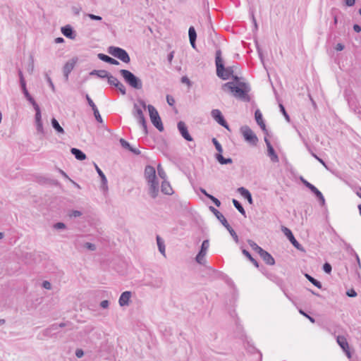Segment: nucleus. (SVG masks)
<instances>
[{"instance_id":"nucleus-1","label":"nucleus","mask_w":361,"mask_h":361,"mask_svg":"<svg viewBox=\"0 0 361 361\" xmlns=\"http://www.w3.org/2000/svg\"><path fill=\"white\" fill-rule=\"evenodd\" d=\"M223 89L228 88L233 94L235 97L240 98V99L250 102V98L247 94L250 92V87L245 82H239L238 86H234L233 82H228L223 85Z\"/></svg>"},{"instance_id":"nucleus-2","label":"nucleus","mask_w":361,"mask_h":361,"mask_svg":"<svg viewBox=\"0 0 361 361\" xmlns=\"http://www.w3.org/2000/svg\"><path fill=\"white\" fill-rule=\"evenodd\" d=\"M215 63L216 67V75L222 80H227L234 73L233 66H228L225 68L224 61L221 57V51L218 49L216 51Z\"/></svg>"},{"instance_id":"nucleus-3","label":"nucleus","mask_w":361,"mask_h":361,"mask_svg":"<svg viewBox=\"0 0 361 361\" xmlns=\"http://www.w3.org/2000/svg\"><path fill=\"white\" fill-rule=\"evenodd\" d=\"M124 81L132 88L135 90H141L142 88V82L140 78L128 70L121 69L119 71Z\"/></svg>"},{"instance_id":"nucleus-4","label":"nucleus","mask_w":361,"mask_h":361,"mask_svg":"<svg viewBox=\"0 0 361 361\" xmlns=\"http://www.w3.org/2000/svg\"><path fill=\"white\" fill-rule=\"evenodd\" d=\"M107 51L109 54L118 59L123 63H128L130 61V58L128 52L121 47L111 46L108 47Z\"/></svg>"},{"instance_id":"nucleus-5","label":"nucleus","mask_w":361,"mask_h":361,"mask_svg":"<svg viewBox=\"0 0 361 361\" xmlns=\"http://www.w3.org/2000/svg\"><path fill=\"white\" fill-rule=\"evenodd\" d=\"M147 109L152 124L159 131L162 132L164 130V126L157 110L151 104L147 105Z\"/></svg>"},{"instance_id":"nucleus-6","label":"nucleus","mask_w":361,"mask_h":361,"mask_svg":"<svg viewBox=\"0 0 361 361\" xmlns=\"http://www.w3.org/2000/svg\"><path fill=\"white\" fill-rule=\"evenodd\" d=\"M244 140L252 146H256L259 140L255 133L247 126H243L240 128Z\"/></svg>"},{"instance_id":"nucleus-7","label":"nucleus","mask_w":361,"mask_h":361,"mask_svg":"<svg viewBox=\"0 0 361 361\" xmlns=\"http://www.w3.org/2000/svg\"><path fill=\"white\" fill-rule=\"evenodd\" d=\"M133 115L134 118L137 119V122L142 126L145 135H147L148 133L147 122L142 110L137 104H134L133 105Z\"/></svg>"},{"instance_id":"nucleus-8","label":"nucleus","mask_w":361,"mask_h":361,"mask_svg":"<svg viewBox=\"0 0 361 361\" xmlns=\"http://www.w3.org/2000/svg\"><path fill=\"white\" fill-rule=\"evenodd\" d=\"M209 247V240H203V242L201 245V247H200V250L195 257V260L198 264H202V265L205 264L206 260L204 259V257L207 254V251Z\"/></svg>"},{"instance_id":"nucleus-9","label":"nucleus","mask_w":361,"mask_h":361,"mask_svg":"<svg viewBox=\"0 0 361 361\" xmlns=\"http://www.w3.org/2000/svg\"><path fill=\"white\" fill-rule=\"evenodd\" d=\"M281 231L295 248H297L299 250H304L303 247L298 242V240L294 237L292 231L288 228L286 226H282Z\"/></svg>"},{"instance_id":"nucleus-10","label":"nucleus","mask_w":361,"mask_h":361,"mask_svg":"<svg viewBox=\"0 0 361 361\" xmlns=\"http://www.w3.org/2000/svg\"><path fill=\"white\" fill-rule=\"evenodd\" d=\"M211 116L220 126L230 130L228 124L227 123L220 110L213 109L211 111Z\"/></svg>"},{"instance_id":"nucleus-11","label":"nucleus","mask_w":361,"mask_h":361,"mask_svg":"<svg viewBox=\"0 0 361 361\" xmlns=\"http://www.w3.org/2000/svg\"><path fill=\"white\" fill-rule=\"evenodd\" d=\"M264 142H265L267 147V156L270 158L271 161L273 163H278L279 161V157H278L277 154L276 153L270 141L267 137V136L264 137Z\"/></svg>"},{"instance_id":"nucleus-12","label":"nucleus","mask_w":361,"mask_h":361,"mask_svg":"<svg viewBox=\"0 0 361 361\" xmlns=\"http://www.w3.org/2000/svg\"><path fill=\"white\" fill-rule=\"evenodd\" d=\"M76 62H77V59L73 58L71 60L68 61L63 66V73L65 81L67 82L68 80L69 74L73 70Z\"/></svg>"},{"instance_id":"nucleus-13","label":"nucleus","mask_w":361,"mask_h":361,"mask_svg":"<svg viewBox=\"0 0 361 361\" xmlns=\"http://www.w3.org/2000/svg\"><path fill=\"white\" fill-rule=\"evenodd\" d=\"M178 129L181 135V136L187 141H192V137L190 135L188 128L185 125V123L183 121H179L178 123Z\"/></svg>"},{"instance_id":"nucleus-14","label":"nucleus","mask_w":361,"mask_h":361,"mask_svg":"<svg viewBox=\"0 0 361 361\" xmlns=\"http://www.w3.org/2000/svg\"><path fill=\"white\" fill-rule=\"evenodd\" d=\"M255 118L257 123L259 126L262 131L264 133V134L268 135V130L266 128V125L264 123V121L263 120L262 114L259 109H257L255 112Z\"/></svg>"},{"instance_id":"nucleus-15","label":"nucleus","mask_w":361,"mask_h":361,"mask_svg":"<svg viewBox=\"0 0 361 361\" xmlns=\"http://www.w3.org/2000/svg\"><path fill=\"white\" fill-rule=\"evenodd\" d=\"M149 184V194L152 198H156L159 193V181L157 180L147 182Z\"/></svg>"},{"instance_id":"nucleus-16","label":"nucleus","mask_w":361,"mask_h":361,"mask_svg":"<svg viewBox=\"0 0 361 361\" xmlns=\"http://www.w3.org/2000/svg\"><path fill=\"white\" fill-rule=\"evenodd\" d=\"M145 176L147 182L157 180L155 169L150 165L146 166L145 169Z\"/></svg>"},{"instance_id":"nucleus-17","label":"nucleus","mask_w":361,"mask_h":361,"mask_svg":"<svg viewBox=\"0 0 361 361\" xmlns=\"http://www.w3.org/2000/svg\"><path fill=\"white\" fill-rule=\"evenodd\" d=\"M62 34L71 39H74L76 37L75 31L73 29L70 25H66L61 29Z\"/></svg>"},{"instance_id":"nucleus-18","label":"nucleus","mask_w":361,"mask_h":361,"mask_svg":"<svg viewBox=\"0 0 361 361\" xmlns=\"http://www.w3.org/2000/svg\"><path fill=\"white\" fill-rule=\"evenodd\" d=\"M131 297L130 291H125L121 293L118 302L120 306L123 307L129 305L130 298Z\"/></svg>"},{"instance_id":"nucleus-19","label":"nucleus","mask_w":361,"mask_h":361,"mask_svg":"<svg viewBox=\"0 0 361 361\" xmlns=\"http://www.w3.org/2000/svg\"><path fill=\"white\" fill-rule=\"evenodd\" d=\"M59 330H57L56 323L51 324L48 328L43 331V335L47 337H53L57 334Z\"/></svg>"},{"instance_id":"nucleus-20","label":"nucleus","mask_w":361,"mask_h":361,"mask_svg":"<svg viewBox=\"0 0 361 361\" xmlns=\"http://www.w3.org/2000/svg\"><path fill=\"white\" fill-rule=\"evenodd\" d=\"M188 35H189V40H190L191 47L193 49H196L197 32L193 26H190L189 27Z\"/></svg>"},{"instance_id":"nucleus-21","label":"nucleus","mask_w":361,"mask_h":361,"mask_svg":"<svg viewBox=\"0 0 361 361\" xmlns=\"http://www.w3.org/2000/svg\"><path fill=\"white\" fill-rule=\"evenodd\" d=\"M259 256L267 264L274 265L275 264V259L274 257L266 250H264L262 253H260Z\"/></svg>"},{"instance_id":"nucleus-22","label":"nucleus","mask_w":361,"mask_h":361,"mask_svg":"<svg viewBox=\"0 0 361 361\" xmlns=\"http://www.w3.org/2000/svg\"><path fill=\"white\" fill-rule=\"evenodd\" d=\"M209 209L215 215V216L217 218V219L219 220V221L222 224V225L224 226L228 224V221L226 219V218L224 217V216L220 212H219L216 209H215L212 206H210Z\"/></svg>"},{"instance_id":"nucleus-23","label":"nucleus","mask_w":361,"mask_h":361,"mask_svg":"<svg viewBox=\"0 0 361 361\" xmlns=\"http://www.w3.org/2000/svg\"><path fill=\"white\" fill-rule=\"evenodd\" d=\"M97 56L100 60H102L106 63H108L109 64H111V65H118L119 64V62L117 60H116L114 58H111L104 54L100 53L97 55Z\"/></svg>"},{"instance_id":"nucleus-24","label":"nucleus","mask_w":361,"mask_h":361,"mask_svg":"<svg viewBox=\"0 0 361 361\" xmlns=\"http://www.w3.org/2000/svg\"><path fill=\"white\" fill-rule=\"evenodd\" d=\"M71 154L79 161H83L86 159V154L80 149L73 147L71 149Z\"/></svg>"},{"instance_id":"nucleus-25","label":"nucleus","mask_w":361,"mask_h":361,"mask_svg":"<svg viewBox=\"0 0 361 361\" xmlns=\"http://www.w3.org/2000/svg\"><path fill=\"white\" fill-rule=\"evenodd\" d=\"M161 190L165 195H171L173 193V189L166 180L162 181Z\"/></svg>"},{"instance_id":"nucleus-26","label":"nucleus","mask_w":361,"mask_h":361,"mask_svg":"<svg viewBox=\"0 0 361 361\" xmlns=\"http://www.w3.org/2000/svg\"><path fill=\"white\" fill-rule=\"evenodd\" d=\"M336 341L343 350H345V349L349 348L348 343L344 336H338L336 337Z\"/></svg>"},{"instance_id":"nucleus-27","label":"nucleus","mask_w":361,"mask_h":361,"mask_svg":"<svg viewBox=\"0 0 361 361\" xmlns=\"http://www.w3.org/2000/svg\"><path fill=\"white\" fill-rule=\"evenodd\" d=\"M215 158L221 165L230 164L233 163V159L231 158H224L222 154H216Z\"/></svg>"},{"instance_id":"nucleus-28","label":"nucleus","mask_w":361,"mask_h":361,"mask_svg":"<svg viewBox=\"0 0 361 361\" xmlns=\"http://www.w3.org/2000/svg\"><path fill=\"white\" fill-rule=\"evenodd\" d=\"M90 75H97L100 78H107L109 73L105 70H93L90 73Z\"/></svg>"},{"instance_id":"nucleus-29","label":"nucleus","mask_w":361,"mask_h":361,"mask_svg":"<svg viewBox=\"0 0 361 361\" xmlns=\"http://www.w3.org/2000/svg\"><path fill=\"white\" fill-rule=\"evenodd\" d=\"M302 140H303V142H304V143H305V147H306L307 149V150H308V152L311 154V155H312L313 157H314L317 160H318V161H319V162H320V163H321L324 166H325V167L326 168L327 166H326V164L325 161H324L322 159L319 158V157L316 154H314V153L312 152V149H311L310 146V145H308V143L305 140V139H304V138H302Z\"/></svg>"},{"instance_id":"nucleus-30","label":"nucleus","mask_w":361,"mask_h":361,"mask_svg":"<svg viewBox=\"0 0 361 361\" xmlns=\"http://www.w3.org/2000/svg\"><path fill=\"white\" fill-rule=\"evenodd\" d=\"M52 128L58 133L61 134L64 133L63 128L60 126L59 123L55 118H52L51 120Z\"/></svg>"},{"instance_id":"nucleus-31","label":"nucleus","mask_w":361,"mask_h":361,"mask_svg":"<svg viewBox=\"0 0 361 361\" xmlns=\"http://www.w3.org/2000/svg\"><path fill=\"white\" fill-rule=\"evenodd\" d=\"M96 171L101 178L102 187L107 188V179L102 171L95 164Z\"/></svg>"},{"instance_id":"nucleus-32","label":"nucleus","mask_w":361,"mask_h":361,"mask_svg":"<svg viewBox=\"0 0 361 361\" xmlns=\"http://www.w3.org/2000/svg\"><path fill=\"white\" fill-rule=\"evenodd\" d=\"M305 276L310 283H312L317 288L319 289L322 288V283L319 281L314 279V277H312V276H310V274H305Z\"/></svg>"},{"instance_id":"nucleus-33","label":"nucleus","mask_w":361,"mask_h":361,"mask_svg":"<svg viewBox=\"0 0 361 361\" xmlns=\"http://www.w3.org/2000/svg\"><path fill=\"white\" fill-rule=\"evenodd\" d=\"M232 202H233V206L235 207V209L242 215H243L244 216H246L245 210L244 209V208H243V205L241 204V203L239 201H238L237 200H235V199H233Z\"/></svg>"},{"instance_id":"nucleus-34","label":"nucleus","mask_w":361,"mask_h":361,"mask_svg":"<svg viewBox=\"0 0 361 361\" xmlns=\"http://www.w3.org/2000/svg\"><path fill=\"white\" fill-rule=\"evenodd\" d=\"M157 243L159 252L164 255H165V245H164V240L161 239V238L159 235L157 236Z\"/></svg>"},{"instance_id":"nucleus-35","label":"nucleus","mask_w":361,"mask_h":361,"mask_svg":"<svg viewBox=\"0 0 361 361\" xmlns=\"http://www.w3.org/2000/svg\"><path fill=\"white\" fill-rule=\"evenodd\" d=\"M242 252L255 265V267L257 268L259 267L258 262L252 257L250 253L247 250L243 249Z\"/></svg>"},{"instance_id":"nucleus-36","label":"nucleus","mask_w":361,"mask_h":361,"mask_svg":"<svg viewBox=\"0 0 361 361\" xmlns=\"http://www.w3.org/2000/svg\"><path fill=\"white\" fill-rule=\"evenodd\" d=\"M248 244L252 247V249L257 252L259 255H260V253H262L264 250L261 247H259L256 243L251 240H248Z\"/></svg>"},{"instance_id":"nucleus-37","label":"nucleus","mask_w":361,"mask_h":361,"mask_svg":"<svg viewBox=\"0 0 361 361\" xmlns=\"http://www.w3.org/2000/svg\"><path fill=\"white\" fill-rule=\"evenodd\" d=\"M224 227L227 229V231L229 232L231 235L233 237V240L238 243V236L236 234L235 231L233 229V228L229 225L228 223L224 226Z\"/></svg>"},{"instance_id":"nucleus-38","label":"nucleus","mask_w":361,"mask_h":361,"mask_svg":"<svg viewBox=\"0 0 361 361\" xmlns=\"http://www.w3.org/2000/svg\"><path fill=\"white\" fill-rule=\"evenodd\" d=\"M157 172L159 176L163 179V180H166V173L164 171V169L162 168L161 164H158L157 166Z\"/></svg>"},{"instance_id":"nucleus-39","label":"nucleus","mask_w":361,"mask_h":361,"mask_svg":"<svg viewBox=\"0 0 361 361\" xmlns=\"http://www.w3.org/2000/svg\"><path fill=\"white\" fill-rule=\"evenodd\" d=\"M108 83L110 85L116 87V85L120 82L116 77L113 76L109 73L107 77Z\"/></svg>"},{"instance_id":"nucleus-40","label":"nucleus","mask_w":361,"mask_h":361,"mask_svg":"<svg viewBox=\"0 0 361 361\" xmlns=\"http://www.w3.org/2000/svg\"><path fill=\"white\" fill-rule=\"evenodd\" d=\"M212 141V143L214 144L216 149L218 152L217 154H222L223 148H222L221 145L219 143V142L215 137H213Z\"/></svg>"},{"instance_id":"nucleus-41","label":"nucleus","mask_w":361,"mask_h":361,"mask_svg":"<svg viewBox=\"0 0 361 361\" xmlns=\"http://www.w3.org/2000/svg\"><path fill=\"white\" fill-rule=\"evenodd\" d=\"M238 192L240 195L244 198L247 197L249 195H250V192L244 187H240L238 188Z\"/></svg>"},{"instance_id":"nucleus-42","label":"nucleus","mask_w":361,"mask_h":361,"mask_svg":"<svg viewBox=\"0 0 361 361\" xmlns=\"http://www.w3.org/2000/svg\"><path fill=\"white\" fill-rule=\"evenodd\" d=\"M206 197L212 200V202L216 206L220 207L221 202L214 196L210 195V194H206Z\"/></svg>"},{"instance_id":"nucleus-43","label":"nucleus","mask_w":361,"mask_h":361,"mask_svg":"<svg viewBox=\"0 0 361 361\" xmlns=\"http://www.w3.org/2000/svg\"><path fill=\"white\" fill-rule=\"evenodd\" d=\"M279 108H280V111L283 114V115L284 116L286 120L288 121V122H290V116L288 114V113L286 112V109L284 107V106L282 104H279Z\"/></svg>"},{"instance_id":"nucleus-44","label":"nucleus","mask_w":361,"mask_h":361,"mask_svg":"<svg viewBox=\"0 0 361 361\" xmlns=\"http://www.w3.org/2000/svg\"><path fill=\"white\" fill-rule=\"evenodd\" d=\"M92 111L96 121L100 123H103V119L99 112L98 109L97 108Z\"/></svg>"},{"instance_id":"nucleus-45","label":"nucleus","mask_w":361,"mask_h":361,"mask_svg":"<svg viewBox=\"0 0 361 361\" xmlns=\"http://www.w3.org/2000/svg\"><path fill=\"white\" fill-rule=\"evenodd\" d=\"M115 87H116L123 95H125L126 94V88L124 86V85L123 83H121V82H119L116 85Z\"/></svg>"},{"instance_id":"nucleus-46","label":"nucleus","mask_w":361,"mask_h":361,"mask_svg":"<svg viewBox=\"0 0 361 361\" xmlns=\"http://www.w3.org/2000/svg\"><path fill=\"white\" fill-rule=\"evenodd\" d=\"M45 79L47 80V82H48L49 84V86L51 87V90L53 92H55V86L51 79V78L49 77V74L47 73H45Z\"/></svg>"},{"instance_id":"nucleus-47","label":"nucleus","mask_w":361,"mask_h":361,"mask_svg":"<svg viewBox=\"0 0 361 361\" xmlns=\"http://www.w3.org/2000/svg\"><path fill=\"white\" fill-rule=\"evenodd\" d=\"M119 142H120L121 145L123 148H125L128 150H129L130 148L131 147V145H130V143L128 141H126V140H124L123 138H121Z\"/></svg>"},{"instance_id":"nucleus-48","label":"nucleus","mask_w":361,"mask_h":361,"mask_svg":"<svg viewBox=\"0 0 361 361\" xmlns=\"http://www.w3.org/2000/svg\"><path fill=\"white\" fill-rule=\"evenodd\" d=\"M85 98L89 106L92 108V110L97 108L94 102L92 101V99L90 97V96L87 94H86Z\"/></svg>"},{"instance_id":"nucleus-49","label":"nucleus","mask_w":361,"mask_h":361,"mask_svg":"<svg viewBox=\"0 0 361 361\" xmlns=\"http://www.w3.org/2000/svg\"><path fill=\"white\" fill-rule=\"evenodd\" d=\"M35 123L42 121V116H41V111L39 106L37 109H35Z\"/></svg>"},{"instance_id":"nucleus-50","label":"nucleus","mask_w":361,"mask_h":361,"mask_svg":"<svg viewBox=\"0 0 361 361\" xmlns=\"http://www.w3.org/2000/svg\"><path fill=\"white\" fill-rule=\"evenodd\" d=\"M323 270L326 274H330L331 272V270H332V267H331V265L329 263L326 262L323 265Z\"/></svg>"},{"instance_id":"nucleus-51","label":"nucleus","mask_w":361,"mask_h":361,"mask_svg":"<svg viewBox=\"0 0 361 361\" xmlns=\"http://www.w3.org/2000/svg\"><path fill=\"white\" fill-rule=\"evenodd\" d=\"M301 181L302 183H303V185L307 188L310 190H311L314 187V185H312V183H310V182H308L307 180H305V178H303L302 177H301Z\"/></svg>"},{"instance_id":"nucleus-52","label":"nucleus","mask_w":361,"mask_h":361,"mask_svg":"<svg viewBox=\"0 0 361 361\" xmlns=\"http://www.w3.org/2000/svg\"><path fill=\"white\" fill-rule=\"evenodd\" d=\"M20 87H21L22 92H23L25 97V98L30 97L31 95L29 93V92H28L27 87H26V84L21 85Z\"/></svg>"},{"instance_id":"nucleus-53","label":"nucleus","mask_w":361,"mask_h":361,"mask_svg":"<svg viewBox=\"0 0 361 361\" xmlns=\"http://www.w3.org/2000/svg\"><path fill=\"white\" fill-rule=\"evenodd\" d=\"M166 102H167L168 104L171 106H174L175 102H176L174 98L171 95H169V94L166 95Z\"/></svg>"},{"instance_id":"nucleus-54","label":"nucleus","mask_w":361,"mask_h":361,"mask_svg":"<svg viewBox=\"0 0 361 361\" xmlns=\"http://www.w3.org/2000/svg\"><path fill=\"white\" fill-rule=\"evenodd\" d=\"M59 173L66 179H68L70 181H71L75 185H76L78 188H80L79 185L74 182L73 180H71L68 176L61 169H59Z\"/></svg>"},{"instance_id":"nucleus-55","label":"nucleus","mask_w":361,"mask_h":361,"mask_svg":"<svg viewBox=\"0 0 361 361\" xmlns=\"http://www.w3.org/2000/svg\"><path fill=\"white\" fill-rule=\"evenodd\" d=\"M18 76L20 80V85L26 84L25 80L23 76V73L20 69L18 70Z\"/></svg>"},{"instance_id":"nucleus-56","label":"nucleus","mask_w":361,"mask_h":361,"mask_svg":"<svg viewBox=\"0 0 361 361\" xmlns=\"http://www.w3.org/2000/svg\"><path fill=\"white\" fill-rule=\"evenodd\" d=\"M84 247L87 248V250L94 251L96 250V245L91 243H85L84 245Z\"/></svg>"},{"instance_id":"nucleus-57","label":"nucleus","mask_w":361,"mask_h":361,"mask_svg":"<svg viewBox=\"0 0 361 361\" xmlns=\"http://www.w3.org/2000/svg\"><path fill=\"white\" fill-rule=\"evenodd\" d=\"M26 99L32 105L34 109H37V107H39V105L32 96H30V97L26 98Z\"/></svg>"},{"instance_id":"nucleus-58","label":"nucleus","mask_w":361,"mask_h":361,"mask_svg":"<svg viewBox=\"0 0 361 361\" xmlns=\"http://www.w3.org/2000/svg\"><path fill=\"white\" fill-rule=\"evenodd\" d=\"M299 312L302 314L303 316H305V317H307L312 323H314L315 322V319L314 318H313L312 317L310 316L309 314H307L306 312H305L302 310H299Z\"/></svg>"},{"instance_id":"nucleus-59","label":"nucleus","mask_w":361,"mask_h":361,"mask_svg":"<svg viewBox=\"0 0 361 361\" xmlns=\"http://www.w3.org/2000/svg\"><path fill=\"white\" fill-rule=\"evenodd\" d=\"M82 215V212L78 210H72L69 214L71 217H79Z\"/></svg>"},{"instance_id":"nucleus-60","label":"nucleus","mask_w":361,"mask_h":361,"mask_svg":"<svg viewBox=\"0 0 361 361\" xmlns=\"http://www.w3.org/2000/svg\"><path fill=\"white\" fill-rule=\"evenodd\" d=\"M66 227V224L63 222H57L54 224V228L56 229H64Z\"/></svg>"},{"instance_id":"nucleus-61","label":"nucleus","mask_w":361,"mask_h":361,"mask_svg":"<svg viewBox=\"0 0 361 361\" xmlns=\"http://www.w3.org/2000/svg\"><path fill=\"white\" fill-rule=\"evenodd\" d=\"M182 83L187 84L188 87L192 85V82L187 76H183L180 80Z\"/></svg>"},{"instance_id":"nucleus-62","label":"nucleus","mask_w":361,"mask_h":361,"mask_svg":"<svg viewBox=\"0 0 361 361\" xmlns=\"http://www.w3.org/2000/svg\"><path fill=\"white\" fill-rule=\"evenodd\" d=\"M346 295L348 297L354 298V297L357 296V293H356V291L353 288H351V289L347 290Z\"/></svg>"},{"instance_id":"nucleus-63","label":"nucleus","mask_w":361,"mask_h":361,"mask_svg":"<svg viewBox=\"0 0 361 361\" xmlns=\"http://www.w3.org/2000/svg\"><path fill=\"white\" fill-rule=\"evenodd\" d=\"M37 130L39 133H43V125L42 121L36 122Z\"/></svg>"},{"instance_id":"nucleus-64","label":"nucleus","mask_w":361,"mask_h":361,"mask_svg":"<svg viewBox=\"0 0 361 361\" xmlns=\"http://www.w3.org/2000/svg\"><path fill=\"white\" fill-rule=\"evenodd\" d=\"M88 17L91 19V20H102V18L99 16H96L94 14H88Z\"/></svg>"}]
</instances>
